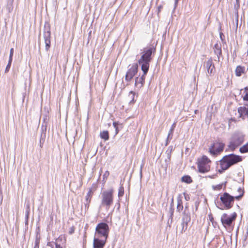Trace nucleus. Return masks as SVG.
Returning <instances> with one entry per match:
<instances>
[{"label": "nucleus", "mask_w": 248, "mask_h": 248, "mask_svg": "<svg viewBox=\"0 0 248 248\" xmlns=\"http://www.w3.org/2000/svg\"><path fill=\"white\" fill-rule=\"evenodd\" d=\"M155 52V48L149 46L143 49L140 59L138 60L141 69L145 73H148L150 67V62L152 60V54Z\"/></svg>", "instance_id": "f257e3e1"}, {"label": "nucleus", "mask_w": 248, "mask_h": 248, "mask_svg": "<svg viewBox=\"0 0 248 248\" xmlns=\"http://www.w3.org/2000/svg\"><path fill=\"white\" fill-rule=\"evenodd\" d=\"M242 158L241 156L234 154L225 155L219 161L220 169L218 170L220 173L228 169L231 166L241 162Z\"/></svg>", "instance_id": "f03ea898"}, {"label": "nucleus", "mask_w": 248, "mask_h": 248, "mask_svg": "<svg viewBox=\"0 0 248 248\" xmlns=\"http://www.w3.org/2000/svg\"><path fill=\"white\" fill-rule=\"evenodd\" d=\"M239 194L238 196H232L227 192H224L220 195V200L226 209L231 208L234 204V200L239 201L243 196L244 194V189L239 187L238 189Z\"/></svg>", "instance_id": "7ed1b4c3"}, {"label": "nucleus", "mask_w": 248, "mask_h": 248, "mask_svg": "<svg viewBox=\"0 0 248 248\" xmlns=\"http://www.w3.org/2000/svg\"><path fill=\"white\" fill-rule=\"evenodd\" d=\"M212 161L206 155H202L197 158L196 165L198 171L201 173H206L211 170Z\"/></svg>", "instance_id": "20e7f679"}, {"label": "nucleus", "mask_w": 248, "mask_h": 248, "mask_svg": "<svg viewBox=\"0 0 248 248\" xmlns=\"http://www.w3.org/2000/svg\"><path fill=\"white\" fill-rule=\"evenodd\" d=\"M225 146V144L221 141L215 140L209 146L208 152L211 155L217 156L223 152Z\"/></svg>", "instance_id": "39448f33"}, {"label": "nucleus", "mask_w": 248, "mask_h": 248, "mask_svg": "<svg viewBox=\"0 0 248 248\" xmlns=\"http://www.w3.org/2000/svg\"><path fill=\"white\" fill-rule=\"evenodd\" d=\"M237 217V214L236 212H233L231 215H228L227 213L223 214L221 217L220 220L223 227L228 229L233 226Z\"/></svg>", "instance_id": "423d86ee"}, {"label": "nucleus", "mask_w": 248, "mask_h": 248, "mask_svg": "<svg viewBox=\"0 0 248 248\" xmlns=\"http://www.w3.org/2000/svg\"><path fill=\"white\" fill-rule=\"evenodd\" d=\"M113 192L112 189L105 191L102 194L101 205L108 210L113 202Z\"/></svg>", "instance_id": "0eeeda50"}, {"label": "nucleus", "mask_w": 248, "mask_h": 248, "mask_svg": "<svg viewBox=\"0 0 248 248\" xmlns=\"http://www.w3.org/2000/svg\"><path fill=\"white\" fill-rule=\"evenodd\" d=\"M109 232L108 225L104 222L98 223L95 228V236L107 239Z\"/></svg>", "instance_id": "6e6552de"}, {"label": "nucleus", "mask_w": 248, "mask_h": 248, "mask_svg": "<svg viewBox=\"0 0 248 248\" xmlns=\"http://www.w3.org/2000/svg\"><path fill=\"white\" fill-rule=\"evenodd\" d=\"M129 67L125 76V79L127 81H130L138 71V65L137 63L129 65Z\"/></svg>", "instance_id": "1a4fd4ad"}, {"label": "nucleus", "mask_w": 248, "mask_h": 248, "mask_svg": "<svg viewBox=\"0 0 248 248\" xmlns=\"http://www.w3.org/2000/svg\"><path fill=\"white\" fill-rule=\"evenodd\" d=\"M244 141V137L237 136L233 138L232 140L230 142L228 148L230 150L233 151L237 147L242 144Z\"/></svg>", "instance_id": "9d476101"}, {"label": "nucleus", "mask_w": 248, "mask_h": 248, "mask_svg": "<svg viewBox=\"0 0 248 248\" xmlns=\"http://www.w3.org/2000/svg\"><path fill=\"white\" fill-rule=\"evenodd\" d=\"M143 73L142 76H139L135 79V87L138 89H141L145 83V77L147 73H145L144 72H143Z\"/></svg>", "instance_id": "9b49d317"}, {"label": "nucleus", "mask_w": 248, "mask_h": 248, "mask_svg": "<svg viewBox=\"0 0 248 248\" xmlns=\"http://www.w3.org/2000/svg\"><path fill=\"white\" fill-rule=\"evenodd\" d=\"M107 242V239L104 238L100 239L99 238L94 237L93 242V248H104Z\"/></svg>", "instance_id": "f8f14e48"}, {"label": "nucleus", "mask_w": 248, "mask_h": 248, "mask_svg": "<svg viewBox=\"0 0 248 248\" xmlns=\"http://www.w3.org/2000/svg\"><path fill=\"white\" fill-rule=\"evenodd\" d=\"M238 112L239 113V117L242 119L248 118V107L247 105L240 107L238 108Z\"/></svg>", "instance_id": "ddd939ff"}, {"label": "nucleus", "mask_w": 248, "mask_h": 248, "mask_svg": "<svg viewBox=\"0 0 248 248\" xmlns=\"http://www.w3.org/2000/svg\"><path fill=\"white\" fill-rule=\"evenodd\" d=\"M44 38L45 43V48L46 51H48L50 47L51 44V32L50 31H46L44 33Z\"/></svg>", "instance_id": "4468645a"}, {"label": "nucleus", "mask_w": 248, "mask_h": 248, "mask_svg": "<svg viewBox=\"0 0 248 248\" xmlns=\"http://www.w3.org/2000/svg\"><path fill=\"white\" fill-rule=\"evenodd\" d=\"M97 186L94 185L93 187L89 188V191L86 196V200L88 203V208L89 207V204L91 202L92 196L93 194V192L96 190Z\"/></svg>", "instance_id": "2eb2a0df"}, {"label": "nucleus", "mask_w": 248, "mask_h": 248, "mask_svg": "<svg viewBox=\"0 0 248 248\" xmlns=\"http://www.w3.org/2000/svg\"><path fill=\"white\" fill-rule=\"evenodd\" d=\"M206 67L207 72L210 75L213 73L215 70V66L213 64L212 59L210 58L206 62Z\"/></svg>", "instance_id": "dca6fc26"}, {"label": "nucleus", "mask_w": 248, "mask_h": 248, "mask_svg": "<svg viewBox=\"0 0 248 248\" xmlns=\"http://www.w3.org/2000/svg\"><path fill=\"white\" fill-rule=\"evenodd\" d=\"M247 70L244 66L238 65L236 66L235 70V74L236 77H240L243 74H246Z\"/></svg>", "instance_id": "f3484780"}, {"label": "nucleus", "mask_w": 248, "mask_h": 248, "mask_svg": "<svg viewBox=\"0 0 248 248\" xmlns=\"http://www.w3.org/2000/svg\"><path fill=\"white\" fill-rule=\"evenodd\" d=\"M177 210L180 212L183 209L182 198L181 195H179L177 198Z\"/></svg>", "instance_id": "a211bd4d"}, {"label": "nucleus", "mask_w": 248, "mask_h": 248, "mask_svg": "<svg viewBox=\"0 0 248 248\" xmlns=\"http://www.w3.org/2000/svg\"><path fill=\"white\" fill-rule=\"evenodd\" d=\"M214 49L215 54H216L219 58V57L222 54V50L220 44L216 43L214 45Z\"/></svg>", "instance_id": "6ab92c4d"}, {"label": "nucleus", "mask_w": 248, "mask_h": 248, "mask_svg": "<svg viewBox=\"0 0 248 248\" xmlns=\"http://www.w3.org/2000/svg\"><path fill=\"white\" fill-rule=\"evenodd\" d=\"M100 138L105 141L108 140L109 139V133L107 130H104L100 133Z\"/></svg>", "instance_id": "aec40b11"}, {"label": "nucleus", "mask_w": 248, "mask_h": 248, "mask_svg": "<svg viewBox=\"0 0 248 248\" xmlns=\"http://www.w3.org/2000/svg\"><path fill=\"white\" fill-rule=\"evenodd\" d=\"M242 97L244 101H248V87L242 90Z\"/></svg>", "instance_id": "412c9836"}, {"label": "nucleus", "mask_w": 248, "mask_h": 248, "mask_svg": "<svg viewBox=\"0 0 248 248\" xmlns=\"http://www.w3.org/2000/svg\"><path fill=\"white\" fill-rule=\"evenodd\" d=\"M182 181L187 184H190L192 182V179L189 175H185L181 178Z\"/></svg>", "instance_id": "4be33fe9"}, {"label": "nucleus", "mask_w": 248, "mask_h": 248, "mask_svg": "<svg viewBox=\"0 0 248 248\" xmlns=\"http://www.w3.org/2000/svg\"><path fill=\"white\" fill-rule=\"evenodd\" d=\"M239 151L243 154L248 152V142L240 148Z\"/></svg>", "instance_id": "5701e85b"}, {"label": "nucleus", "mask_w": 248, "mask_h": 248, "mask_svg": "<svg viewBox=\"0 0 248 248\" xmlns=\"http://www.w3.org/2000/svg\"><path fill=\"white\" fill-rule=\"evenodd\" d=\"M223 186V184H218V185H217L215 186H213L212 188L214 190L218 191V190H220L222 188Z\"/></svg>", "instance_id": "b1692460"}, {"label": "nucleus", "mask_w": 248, "mask_h": 248, "mask_svg": "<svg viewBox=\"0 0 248 248\" xmlns=\"http://www.w3.org/2000/svg\"><path fill=\"white\" fill-rule=\"evenodd\" d=\"M129 93L132 94L131 100L130 101V104H134L136 102L135 99V93L133 91H130Z\"/></svg>", "instance_id": "393cba45"}, {"label": "nucleus", "mask_w": 248, "mask_h": 248, "mask_svg": "<svg viewBox=\"0 0 248 248\" xmlns=\"http://www.w3.org/2000/svg\"><path fill=\"white\" fill-rule=\"evenodd\" d=\"M236 123V120L234 118H231L229 121V128L233 126V124Z\"/></svg>", "instance_id": "a878e982"}, {"label": "nucleus", "mask_w": 248, "mask_h": 248, "mask_svg": "<svg viewBox=\"0 0 248 248\" xmlns=\"http://www.w3.org/2000/svg\"><path fill=\"white\" fill-rule=\"evenodd\" d=\"M124 194V188L123 186H120L119 188V191H118V197H121L123 196Z\"/></svg>", "instance_id": "bb28decb"}, {"label": "nucleus", "mask_w": 248, "mask_h": 248, "mask_svg": "<svg viewBox=\"0 0 248 248\" xmlns=\"http://www.w3.org/2000/svg\"><path fill=\"white\" fill-rule=\"evenodd\" d=\"M109 175V172L108 170H106L104 172V173L103 175V180H106L108 179Z\"/></svg>", "instance_id": "cd10ccee"}, {"label": "nucleus", "mask_w": 248, "mask_h": 248, "mask_svg": "<svg viewBox=\"0 0 248 248\" xmlns=\"http://www.w3.org/2000/svg\"><path fill=\"white\" fill-rule=\"evenodd\" d=\"M14 48H11L10 49L9 59V60H10V61H12V60H13V54H14Z\"/></svg>", "instance_id": "c85d7f7f"}, {"label": "nucleus", "mask_w": 248, "mask_h": 248, "mask_svg": "<svg viewBox=\"0 0 248 248\" xmlns=\"http://www.w3.org/2000/svg\"><path fill=\"white\" fill-rule=\"evenodd\" d=\"M75 227L74 226H72L71 227H70L69 228V233L70 234H73L74 232H75Z\"/></svg>", "instance_id": "c756f323"}, {"label": "nucleus", "mask_w": 248, "mask_h": 248, "mask_svg": "<svg viewBox=\"0 0 248 248\" xmlns=\"http://www.w3.org/2000/svg\"><path fill=\"white\" fill-rule=\"evenodd\" d=\"M33 248H39V240L36 239Z\"/></svg>", "instance_id": "7c9ffc66"}, {"label": "nucleus", "mask_w": 248, "mask_h": 248, "mask_svg": "<svg viewBox=\"0 0 248 248\" xmlns=\"http://www.w3.org/2000/svg\"><path fill=\"white\" fill-rule=\"evenodd\" d=\"M175 127V124L174 123L172 125H171V127L170 130V133H171L172 134L173 133V130L174 129V128Z\"/></svg>", "instance_id": "2f4dec72"}, {"label": "nucleus", "mask_w": 248, "mask_h": 248, "mask_svg": "<svg viewBox=\"0 0 248 248\" xmlns=\"http://www.w3.org/2000/svg\"><path fill=\"white\" fill-rule=\"evenodd\" d=\"M12 61H10V60H9V62H8V64L6 66V70H7L8 71L9 70V69L10 68V66H11V63H12Z\"/></svg>", "instance_id": "473e14b6"}, {"label": "nucleus", "mask_w": 248, "mask_h": 248, "mask_svg": "<svg viewBox=\"0 0 248 248\" xmlns=\"http://www.w3.org/2000/svg\"><path fill=\"white\" fill-rule=\"evenodd\" d=\"M217 176V174H213L211 175H208L206 176L207 178H209L210 179H215Z\"/></svg>", "instance_id": "72a5a7b5"}, {"label": "nucleus", "mask_w": 248, "mask_h": 248, "mask_svg": "<svg viewBox=\"0 0 248 248\" xmlns=\"http://www.w3.org/2000/svg\"><path fill=\"white\" fill-rule=\"evenodd\" d=\"M209 219L211 221V222H213V220H214V217H213V216L212 215H209Z\"/></svg>", "instance_id": "f704fd0d"}, {"label": "nucleus", "mask_w": 248, "mask_h": 248, "mask_svg": "<svg viewBox=\"0 0 248 248\" xmlns=\"http://www.w3.org/2000/svg\"><path fill=\"white\" fill-rule=\"evenodd\" d=\"M118 124V123H117V122H113V126H114L115 128H116V127H118V126H117Z\"/></svg>", "instance_id": "c9c22d12"}, {"label": "nucleus", "mask_w": 248, "mask_h": 248, "mask_svg": "<svg viewBox=\"0 0 248 248\" xmlns=\"http://www.w3.org/2000/svg\"><path fill=\"white\" fill-rule=\"evenodd\" d=\"M56 248H62L60 245L56 244Z\"/></svg>", "instance_id": "e433bc0d"}, {"label": "nucleus", "mask_w": 248, "mask_h": 248, "mask_svg": "<svg viewBox=\"0 0 248 248\" xmlns=\"http://www.w3.org/2000/svg\"><path fill=\"white\" fill-rule=\"evenodd\" d=\"M162 9V6H159L158 7V13H159L161 11V9Z\"/></svg>", "instance_id": "4c0bfd02"}, {"label": "nucleus", "mask_w": 248, "mask_h": 248, "mask_svg": "<svg viewBox=\"0 0 248 248\" xmlns=\"http://www.w3.org/2000/svg\"><path fill=\"white\" fill-rule=\"evenodd\" d=\"M115 128V130H116V134H117L118 133V127H117Z\"/></svg>", "instance_id": "58836bf2"}, {"label": "nucleus", "mask_w": 248, "mask_h": 248, "mask_svg": "<svg viewBox=\"0 0 248 248\" xmlns=\"http://www.w3.org/2000/svg\"><path fill=\"white\" fill-rule=\"evenodd\" d=\"M91 34V31L90 32L89 35H90Z\"/></svg>", "instance_id": "ea45409f"}, {"label": "nucleus", "mask_w": 248, "mask_h": 248, "mask_svg": "<svg viewBox=\"0 0 248 248\" xmlns=\"http://www.w3.org/2000/svg\"><path fill=\"white\" fill-rule=\"evenodd\" d=\"M224 188H225V187H226V185H224Z\"/></svg>", "instance_id": "a19ab883"}, {"label": "nucleus", "mask_w": 248, "mask_h": 248, "mask_svg": "<svg viewBox=\"0 0 248 248\" xmlns=\"http://www.w3.org/2000/svg\"><path fill=\"white\" fill-rule=\"evenodd\" d=\"M173 200L172 199V203H173Z\"/></svg>", "instance_id": "79ce46f5"}]
</instances>
